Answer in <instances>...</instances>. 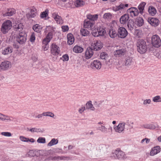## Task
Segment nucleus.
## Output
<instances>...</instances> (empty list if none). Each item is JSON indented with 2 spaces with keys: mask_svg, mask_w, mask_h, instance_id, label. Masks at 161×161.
Returning <instances> with one entry per match:
<instances>
[{
  "mask_svg": "<svg viewBox=\"0 0 161 161\" xmlns=\"http://www.w3.org/2000/svg\"><path fill=\"white\" fill-rule=\"evenodd\" d=\"M138 51L141 54L145 53L147 49L146 42L142 39L138 41L137 44Z\"/></svg>",
  "mask_w": 161,
  "mask_h": 161,
  "instance_id": "obj_1",
  "label": "nucleus"
},
{
  "mask_svg": "<svg viewBox=\"0 0 161 161\" xmlns=\"http://www.w3.org/2000/svg\"><path fill=\"white\" fill-rule=\"evenodd\" d=\"M111 157L115 159L121 160L125 158V154L124 152L117 149L112 152Z\"/></svg>",
  "mask_w": 161,
  "mask_h": 161,
  "instance_id": "obj_2",
  "label": "nucleus"
},
{
  "mask_svg": "<svg viewBox=\"0 0 161 161\" xmlns=\"http://www.w3.org/2000/svg\"><path fill=\"white\" fill-rule=\"evenodd\" d=\"M12 22L10 20H7L2 24L1 31L2 33L5 34L7 32L12 28Z\"/></svg>",
  "mask_w": 161,
  "mask_h": 161,
  "instance_id": "obj_3",
  "label": "nucleus"
},
{
  "mask_svg": "<svg viewBox=\"0 0 161 161\" xmlns=\"http://www.w3.org/2000/svg\"><path fill=\"white\" fill-rule=\"evenodd\" d=\"M151 42L153 46L155 47H158L161 45V40L159 36L157 35L152 36Z\"/></svg>",
  "mask_w": 161,
  "mask_h": 161,
  "instance_id": "obj_4",
  "label": "nucleus"
},
{
  "mask_svg": "<svg viewBox=\"0 0 161 161\" xmlns=\"http://www.w3.org/2000/svg\"><path fill=\"white\" fill-rule=\"evenodd\" d=\"M125 122H121L117 125H114L113 128L116 132L119 133H123L125 130Z\"/></svg>",
  "mask_w": 161,
  "mask_h": 161,
  "instance_id": "obj_5",
  "label": "nucleus"
},
{
  "mask_svg": "<svg viewBox=\"0 0 161 161\" xmlns=\"http://www.w3.org/2000/svg\"><path fill=\"white\" fill-rule=\"evenodd\" d=\"M51 54L53 56H57L60 53V49L55 43L52 44L50 47Z\"/></svg>",
  "mask_w": 161,
  "mask_h": 161,
  "instance_id": "obj_6",
  "label": "nucleus"
},
{
  "mask_svg": "<svg viewBox=\"0 0 161 161\" xmlns=\"http://www.w3.org/2000/svg\"><path fill=\"white\" fill-rule=\"evenodd\" d=\"M110 25L111 27H112V28H111L109 30V34L111 38H114L118 36V34L116 31L113 28L117 25V23L115 21L113 20L112 21Z\"/></svg>",
  "mask_w": 161,
  "mask_h": 161,
  "instance_id": "obj_7",
  "label": "nucleus"
},
{
  "mask_svg": "<svg viewBox=\"0 0 161 161\" xmlns=\"http://www.w3.org/2000/svg\"><path fill=\"white\" fill-rule=\"evenodd\" d=\"M11 66V63L8 61H4L0 64V71H5L8 70Z\"/></svg>",
  "mask_w": 161,
  "mask_h": 161,
  "instance_id": "obj_8",
  "label": "nucleus"
},
{
  "mask_svg": "<svg viewBox=\"0 0 161 161\" xmlns=\"http://www.w3.org/2000/svg\"><path fill=\"white\" fill-rule=\"evenodd\" d=\"M17 41L20 44H22L24 43L26 40V37L25 34L22 32H20L16 36Z\"/></svg>",
  "mask_w": 161,
  "mask_h": 161,
  "instance_id": "obj_9",
  "label": "nucleus"
},
{
  "mask_svg": "<svg viewBox=\"0 0 161 161\" xmlns=\"http://www.w3.org/2000/svg\"><path fill=\"white\" fill-rule=\"evenodd\" d=\"M118 34L119 37L124 38L128 35V32L126 29L123 27L119 28L118 30Z\"/></svg>",
  "mask_w": 161,
  "mask_h": 161,
  "instance_id": "obj_10",
  "label": "nucleus"
},
{
  "mask_svg": "<svg viewBox=\"0 0 161 161\" xmlns=\"http://www.w3.org/2000/svg\"><path fill=\"white\" fill-rule=\"evenodd\" d=\"M16 13L15 10L13 8H8L6 10L3 11V16H11L13 15Z\"/></svg>",
  "mask_w": 161,
  "mask_h": 161,
  "instance_id": "obj_11",
  "label": "nucleus"
},
{
  "mask_svg": "<svg viewBox=\"0 0 161 161\" xmlns=\"http://www.w3.org/2000/svg\"><path fill=\"white\" fill-rule=\"evenodd\" d=\"M52 17L57 24L62 25L64 23V21L62 18L57 13H53L52 14Z\"/></svg>",
  "mask_w": 161,
  "mask_h": 161,
  "instance_id": "obj_12",
  "label": "nucleus"
},
{
  "mask_svg": "<svg viewBox=\"0 0 161 161\" xmlns=\"http://www.w3.org/2000/svg\"><path fill=\"white\" fill-rule=\"evenodd\" d=\"M102 47L103 44L100 41L97 40L94 41L92 43L91 46L92 49L93 48L96 51L100 49Z\"/></svg>",
  "mask_w": 161,
  "mask_h": 161,
  "instance_id": "obj_13",
  "label": "nucleus"
},
{
  "mask_svg": "<svg viewBox=\"0 0 161 161\" xmlns=\"http://www.w3.org/2000/svg\"><path fill=\"white\" fill-rule=\"evenodd\" d=\"M37 15V10L34 7H32L30 9V12L28 13L26 15L27 18L28 19L34 18Z\"/></svg>",
  "mask_w": 161,
  "mask_h": 161,
  "instance_id": "obj_14",
  "label": "nucleus"
},
{
  "mask_svg": "<svg viewBox=\"0 0 161 161\" xmlns=\"http://www.w3.org/2000/svg\"><path fill=\"white\" fill-rule=\"evenodd\" d=\"M94 24V22H92L87 19H85L84 21V27L88 29H92Z\"/></svg>",
  "mask_w": 161,
  "mask_h": 161,
  "instance_id": "obj_15",
  "label": "nucleus"
},
{
  "mask_svg": "<svg viewBox=\"0 0 161 161\" xmlns=\"http://www.w3.org/2000/svg\"><path fill=\"white\" fill-rule=\"evenodd\" d=\"M12 118L11 116L0 113V120L2 121L8 122L12 121Z\"/></svg>",
  "mask_w": 161,
  "mask_h": 161,
  "instance_id": "obj_16",
  "label": "nucleus"
},
{
  "mask_svg": "<svg viewBox=\"0 0 161 161\" xmlns=\"http://www.w3.org/2000/svg\"><path fill=\"white\" fill-rule=\"evenodd\" d=\"M127 12L130 13L132 17L137 16L139 13V11L137 8L131 7L127 10Z\"/></svg>",
  "mask_w": 161,
  "mask_h": 161,
  "instance_id": "obj_17",
  "label": "nucleus"
},
{
  "mask_svg": "<svg viewBox=\"0 0 161 161\" xmlns=\"http://www.w3.org/2000/svg\"><path fill=\"white\" fill-rule=\"evenodd\" d=\"M91 67L94 69H99L101 67V63L98 60H94L91 64Z\"/></svg>",
  "mask_w": 161,
  "mask_h": 161,
  "instance_id": "obj_18",
  "label": "nucleus"
},
{
  "mask_svg": "<svg viewBox=\"0 0 161 161\" xmlns=\"http://www.w3.org/2000/svg\"><path fill=\"white\" fill-rule=\"evenodd\" d=\"M148 21L151 25L155 27L158 26L160 22L158 19L154 18H152L150 19H148Z\"/></svg>",
  "mask_w": 161,
  "mask_h": 161,
  "instance_id": "obj_19",
  "label": "nucleus"
},
{
  "mask_svg": "<svg viewBox=\"0 0 161 161\" xmlns=\"http://www.w3.org/2000/svg\"><path fill=\"white\" fill-rule=\"evenodd\" d=\"M129 19V15L127 14H125L120 17L119 22L122 24H125L128 22Z\"/></svg>",
  "mask_w": 161,
  "mask_h": 161,
  "instance_id": "obj_20",
  "label": "nucleus"
},
{
  "mask_svg": "<svg viewBox=\"0 0 161 161\" xmlns=\"http://www.w3.org/2000/svg\"><path fill=\"white\" fill-rule=\"evenodd\" d=\"M93 54V49L91 47H88L85 52V57L86 59L90 58Z\"/></svg>",
  "mask_w": 161,
  "mask_h": 161,
  "instance_id": "obj_21",
  "label": "nucleus"
},
{
  "mask_svg": "<svg viewBox=\"0 0 161 161\" xmlns=\"http://www.w3.org/2000/svg\"><path fill=\"white\" fill-rule=\"evenodd\" d=\"M160 151V148L159 146L154 147L152 148L150 151V155L151 156H153L159 153Z\"/></svg>",
  "mask_w": 161,
  "mask_h": 161,
  "instance_id": "obj_22",
  "label": "nucleus"
},
{
  "mask_svg": "<svg viewBox=\"0 0 161 161\" xmlns=\"http://www.w3.org/2000/svg\"><path fill=\"white\" fill-rule=\"evenodd\" d=\"M126 52V50L124 49H118L114 52V54L116 56H124Z\"/></svg>",
  "mask_w": 161,
  "mask_h": 161,
  "instance_id": "obj_23",
  "label": "nucleus"
},
{
  "mask_svg": "<svg viewBox=\"0 0 161 161\" xmlns=\"http://www.w3.org/2000/svg\"><path fill=\"white\" fill-rule=\"evenodd\" d=\"M86 17L88 19L95 23V21H97L98 19V15L97 14L92 15L89 14L86 15Z\"/></svg>",
  "mask_w": 161,
  "mask_h": 161,
  "instance_id": "obj_24",
  "label": "nucleus"
},
{
  "mask_svg": "<svg viewBox=\"0 0 161 161\" xmlns=\"http://www.w3.org/2000/svg\"><path fill=\"white\" fill-rule=\"evenodd\" d=\"M54 32L55 28L51 26H47L45 29V32L48 33L47 34H50L52 36H53V33Z\"/></svg>",
  "mask_w": 161,
  "mask_h": 161,
  "instance_id": "obj_25",
  "label": "nucleus"
},
{
  "mask_svg": "<svg viewBox=\"0 0 161 161\" xmlns=\"http://www.w3.org/2000/svg\"><path fill=\"white\" fill-rule=\"evenodd\" d=\"M129 5L127 3H121L119 6H116L115 9L114 10L117 11L122 9H125L128 7Z\"/></svg>",
  "mask_w": 161,
  "mask_h": 161,
  "instance_id": "obj_26",
  "label": "nucleus"
},
{
  "mask_svg": "<svg viewBox=\"0 0 161 161\" xmlns=\"http://www.w3.org/2000/svg\"><path fill=\"white\" fill-rule=\"evenodd\" d=\"M75 39L73 35L71 33L67 35V43L69 45L72 44L74 42Z\"/></svg>",
  "mask_w": 161,
  "mask_h": 161,
  "instance_id": "obj_27",
  "label": "nucleus"
},
{
  "mask_svg": "<svg viewBox=\"0 0 161 161\" xmlns=\"http://www.w3.org/2000/svg\"><path fill=\"white\" fill-rule=\"evenodd\" d=\"M53 38V36L50 35V34H47L45 38H44L42 40V43L45 45H47L50 41Z\"/></svg>",
  "mask_w": 161,
  "mask_h": 161,
  "instance_id": "obj_28",
  "label": "nucleus"
},
{
  "mask_svg": "<svg viewBox=\"0 0 161 161\" xmlns=\"http://www.w3.org/2000/svg\"><path fill=\"white\" fill-rule=\"evenodd\" d=\"M135 24L138 26H141L144 24V20L142 17H138L135 20Z\"/></svg>",
  "mask_w": 161,
  "mask_h": 161,
  "instance_id": "obj_29",
  "label": "nucleus"
},
{
  "mask_svg": "<svg viewBox=\"0 0 161 161\" xmlns=\"http://www.w3.org/2000/svg\"><path fill=\"white\" fill-rule=\"evenodd\" d=\"M86 109H90L92 111H94L95 109V107L92 103L91 101H88L86 103Z\"/></svg>",
  "mask_w": 161,
  "mask_h": 161,
  "instance_id": "obj_30",
  "label": "nucleus"
},
{
  "mask_svg": "<svg viewBox=\"0 0 161 161\" xmlns=\"http://www.w3.org/2000/svg\"><path fill=\"white\" fill-rule=\"evenodd\" d=\"M142 127L144 128L150 130H154L156 128L155 125L151 124H143L142 125Z\"/></svg>",
  "mask_w": 161,
  "mask_h": 161,
  "instance_id": "obj_31",
  "label": "nucleus"
},
{
  "mask_svg": "<svg viewBox=\"0 0 161 161\" xmlns=\"http://www.w3.org/2000/svg\"><path fill=\"white\" fill-rule=\"evenodd\" d=\"M134 61L132 60V58L131 57H127L125 61V65L127 67H129L130 65L133 64Z\"/></svg>",
  "mask_w": 161,
  "mask_h": 161,
  "instance_id": "obj_32",
  "label": "nucleus"
},
{
  "mask_svg": "<svg viewBox=\"0 0 161 161\" xmlns=\"http://www.w3.org/2000/svg\"><path fill=\"white\" fill-rule=\"evenodd\" d=\"M12 52V48L11 47H8L4 48L2 51V53L4 55L10 54Z\"/></svg>",
  "mask_w": 161,
  "mask_h": 161,
  "instance_id": "obj_33",
  "label": "nucleus"
},
{
  "mask_svg": "<svg viewBox=\"0 0 161 161\" xmlns=\"http://www.w3.org/2000/svg\"><path fill=\"white\" fill-rule=\"evenodd\" d=\"M148 12L151 15L154 16L156 14L157 11L155 8L152 6H150L148 8Z\"/></svg>",
  "mask_w": 161,
  "mask_h": 161,
  "instance_id": "obj_34",
  "label": "nucleus"
},
{
  "mask_svg": "<svg viewBox=\"0 0 161 161\" xmlns=\"http://www.w3.org/2000/svg\"><path fill=\"white\" fill-rule=\"evenodd\" d=\"M32 28L35 31L39 33L41 32L42 27L41 25L37 24L33 25Z\"/></svg>",
  "mask_w": 161,
  "mask_h": 161,
  "instance_id": "obj_35",
  "label": "nucleus"
},
{
  "mask_svg": "<svg viewBox=\"0 0 161 161\" xmlns=\"http://www.w3.org/2000/svg\"><path fill=\"white\" fill-rule=\"evenodd\" d=\"M44 116L50 117L54 119H55L56 116L53 113L50 111H47L43 112Z\"/></svg>",
  "mask_w": 161,
  "mask_h": 161,
  "instance_id": "obj_36",
  "label": "nucleus"
},
{
  "mask_svg": "<svg viewBox=\"0 0 161 161\" xmlns=\"http://www.w3.org/2000/svg\"><path fill=\"white\" fill-rule=\"evenodd\" d=\"M113 17V14L110 13H105L103 15V18L108 20L111 19Z\"/></svg>",
  "mask_w": 161,
  "mask_h": 161,
  "instance_id": "obj_37",
  "label": "nucleus"
},
{
  "mask_svg": "<svg viewBox=\"0 0 161 161\" xmlns=\"http://www.w3.org/2000/svg\"><path fill=\"white\" fill-rule=\"evenodd\" d=\"M58 140L55 138L52 139L51 141L48 143L47 144V146L51 147L53 145L58 144Z\"/></svg>",
  "mask_w": 161,
  "mask_h": 161,
  "instance_id": "obj_38",
  "label": "nucleus"
},
{
  "mask_svg": "<svg viewBox=\"0 0 161 161\" xmlns=\"http://www.w3.org/2000/svg\"><path fill=\"white\" fill-rule=\"evenodd\" d=\"M146 3L144 2H142L138 6V8L139 10V12L142 14L143 12V11L144 10V7L146 5Z\"/></svg>",
  "mask_w": 161,
  "mask_h": 161,
  "instance_id": "obj_39",
  "label": "nucleus"
},
{
  "mask_svg": "<svg viewBox=\"0 0 161 161\" xmlns=\"http://www.w3.org/2000/svg\"><path fill=\"white\" fill-rule=\"evenodd\" d=\"M134 35L136 38L141 37L142 35V31L136 29L134 31Z\"/></svg>",
  "mask_w": 161,
  "mask_h": 161,
  "instance_id": "obj_40",
  "label": "nucleus"
},
{
  "mask_svg": "<svg viewBox=\"0 0 161 161\" xmlns=\"http://www.w3.org/2000/svg\"><path fill=\"white\" fill-rule=\"evenodd\" d=\"M99 36H104L106 33V31L104 29L101 27L98 28Z\"/></svg>",
  "mask_w": 161,
  "mask_h": 161,
  "instance_id": "obj_41",
  "label": "nucleus"
},
{
  "mask_svg": "<svg viewBox=\"0 0 161 161\" xmlns=\"http://www.w3.org/2000/svg\"><path fill=\"white\" fill-rule=\"evenodd\" d=\"M36 153H37V152L36 151L33 150H31L27 153L26 155L27 157H32L36 155Z\"/></svg>",
  "mask_w": 161,
  "mask_h": 161,
  "instance_id": "obj_42",
  "label": "nucleus"
},
{
  "mask_svg": "<svg viewBox=\"0 0 161 161\" xmlns=\"http://www.w3.org/2000/svg\"><path fill=\"white\" fill-rule=\"evenodd\" d=\"M98 129L99 130L103 133H107V129L104 125H101L100 126L98 127Z\"/></svg>",
  "mask_w": 161,
  "mask_h": 161,
  "instance_id": "obj_43",
  "label": "nucleus"
},
{
  "mask_svg": "<svg viewBox=\"0 0 161 161\" xmlns=\"http://www.w3.org/2000/svg\"><path fill=\"white\" fill-rule=\"evenodd\" d=\"M28 130L31 131V132L34 133L35 132H42V130L41 129L39 128H37L34 127L30 129H27Z\"/></svg>",
  "mask_w": 161,
  "mask_h": 161,
  "instance_id": "obj_44",
  "label": "nucleus"
},
{
  "mask_svg": "<svg viewBox=\"0 0 161 161\" xmlns=\"http://www.w3.org/2000/svg\"><path fill=\"white\" fill-rule=\"evenodd\" d=\"M127 26L128 29L132 31L133 30L134 26V24L132 20H129L128 22Z\"/></svg>",
  "mask_w": 161,
  "mask_h": 161,
  "instance_id": "obj_45",
  "label": "nucleus"
},
{
  "mask_svg": "<svg viewBox=\"0 0 161 161\" xmlns=\"http://www.w3.org/2000/svg\"><path fill=\"white\" fill-rule=\"evenodd\" d=\"M14 28L16 31H18L19 32H20L23 30V26L22 24L20 23L18 25H15Z\"/></svg>",
  "mask_w": 161,
  "mask_h": 161,
  "instance_id": "obj_46",
  "label": "nucleus"
},
{
  "mask_svg": "<svg viewBox=\"0 0 161 161\" xmlns=\"http://www.w3.org/2000/svg\"><path fill=\"white\" fill-rule=\"evenodd\" d=\"M100 58L103 60H107L108 58V56L106 53L103 52L100 54Z\"/></svg>",
  "mask_w": 161,
  "mask_h": 161,
  "instance_id": "obj_47",
  "label": "nucleus"
},
{
  "mask_svg": "<svg viewBox=\"0 0 161 161\" xmlns=\"http://www.w3.org/2000/svg\"><path fill=\"white\" fill-rule=\"evenodd\" d=\"M153 101L155 103L161 102V97L159 95L156 96L153 98Z\"/></svg>",
  "mask_w": 161,
  "mask_h": 161,
  "instance_id": "obj_48",
  "label": "nucleus"
},
{
  "mask_svg": "<svg viewBox=\"0 0 161 161\" xmlns=\"http://www.w3.org/2000/svg\"><path fill=\"white\" fill-rule=\"evenodd\" d=\"M48 10L47 9H46V10L42 12L41 15L40 17L42 18H44L46 17L48 15Z\"/></svg>",
  "mask_w": 161,
  "mask_h": 161,
  "instance_id": "obj_49",
  "label": "nucleus"
},
{
  "mask_svg": "<svg viewBox=\"0 0 161 161\" xmlns=\"http://www.w3.org/2000/svg\"><path fill=\"white\" fill-rule=\"evenodd\" d=\"M37 142L39 143H45L46 142V139L44 137H39L37 139Z\"/></svg>",
  "mask_w": 161,
  "mask_h": 161,
  "instance_id": "obj_50",
  "label": "nucleus"
},
{
  "mask_svg": "<svg viewBox=\"0 0 161 161\" xmlns=\"http://www.w3.org/2000/svg\"><path fill=\"white\" fill-rule=\"evenodd\" d=\"M151 100L150 99H145L143 101V105L145 106H147L151 103Z\"/></svg>",
  "mask_w": 161,
  "mask_h": 161,
  "instance_id": "obj_51",
  "label": "nucleus"
},
{
  "mask_svg": "<svg viewBox=\"0 0 161 161\" xmlns=\"http://www.w3.org/2000/svg\"><path fill=\"white\" fill-rule=\"evenodd\" d=\"M73 51L76 53H80V47L77 45L75 46L73 48Z\"/></svg>",
  "mask_w": 161,
  "mask_h": 161,
  "instance_id": "obj_52",
  "label": "nucleus"
},
{
  "mask_svg": "<svg viewBox=\"0 0 161 161\" xmlns=\"http://www.w3.org/2000/svg\"><path fill=\"white\" fill-rule=\"evenodd\" d=\"M1 134L5 137H9L12 136L11 133L8 132H3L1 133Z\"/></svg>",
  "mask_w": 161,
  "mask_h": 161,
  "instance_id": "obj_53",
  "label": "nucleus"
},
{
  "mask_svg": "<svg viewBox=\"0 0 161 161\" xmlns=\"http://www.w3.org/2000/svg\"><path fill=\"white\" fill-rule=\"evenodd\" d=\"M89 34V32L86 29H81V35L83 36H86Z\"/></svg>",
  "mask_w": 161,
  "mask_h": 161,
  "instance_id": "obj_54",
  "label": "nucleus"
},
{
  "mask_svg": "<svg viewBox=\"0 0 161 161\" xmlns=\"http://www.w3.org/2000/svg\"><path fill=\"white\" fill-rule=\"evenodd\" d=\"M92 34L95 37H97L99 36L98 28L97 29H93L92 32Z\"/></svg>",
  "mask_w": 161,
  "mask_h": 161,
  "instance_id": "obj_55",
  "label": "nucleus"
},
{
  "mask_svg": "<svg viewBox=\"0 0 161 161\" xmlns=\"http://www.w3.org/2000/svg\"><path fill=\"white\" fill-rule=\"evenodd\" d=\"M35 34L34 33H32L30 36V40L31 42H34L35 40Z\"/></svg>",
  "mask_w": 161,
  "mask_h": 161,
  "instance_id": "obj_56",
  "label": "nucleus"
},
{
  "mask_svg": "<svg viewBox=\"0 0 161 161\" xmlns=\"http://www.w3.org/2000/svg\"><path fill=\"white\" fill-rule=\"evenodd\" d=\"M19 138L22 142H27L28 138L25 137L23 136H20L19 137Z\"/></svg>",
  "mask_w": 161,
  "mask_h": 161,
  "instance_id": "obj_57",
  "label": "nucleus"
},
{
  "mask_svg": "<svg viewBox=\"0 0 161 161\" xmlns=\"http://www.w3.org/2000/svg\"><path fill=\"white\" fill-rule=\"evenodd\" d=\"M63 61H67L69 59V56L68 54H65L62 56Z\"/></svg>",
  "mask_w": 161,
  "mask_h": 161,
  "instance_id": "obj_58",
  "label": "nucleus"
},
{
  "mask_svg": "<svg viewBox=\"0 0 161 161\" xmlns=\"http://www.w3.org/2000/svg\"><path fill=\"white\" fill-rule=\"evenodd\" d=\"M65 157H59V156H55L54 157H53L52 158H51V159L54 160H58L59 159H64V158H65Z\"/></svg>",
  "mask_w": 161,
  "mask_h": 161,
  "instance_id": "obj_59",
  "label": "nucleus"
},
{
  "mask_svg": "<svg viewBox=\"0 0 161 161\" xmlns=\"http://www.w3.org/2000/svg\"><path fill=\"white\" fill-rule=\"evenodd\" d=\"M74 4L76 7H80V0H77L74 2Z\"/></svg>",
  "mask_w": 161,
  "mask_h": 161,
  "instance_id": "obj_60",
  "label": "nucleus"
},
{
  "mask_svg": "<svg viewBox=\"0 0 161 161\" xmlns=\"http://www.w3.org/2000/svg\"><path fill=\"white\" fill-rule=\"evenodd\" d=\"M62 31L63 32H66L68 31L69 28L68 26L65 25L62 27Z\"/></svg>",
  "mask_w": 161,
  "mask_h": 161,
  "instance_id": "obj_61",
  "label": "nucleus"
},
{
  "mask_svg": "<svg viewBox=\"0 0 161 161\" xmlns=\"http://www.w3.org/2000/svg\"><path fill=\"white\" fill-rule=\"evenodd\" d=\"M43 116H44V114L43 112L42 114H39L36 116H35V118L40 119Z\"/></svg>",
  "mask_w": 161,
  "mask_h": 161,
  "instance_id": "obj_62",
  "label": "nucleus"
},
{
  "mask_svg": "<svg viewBox=\"0 0 161 161\" xmlns=\"http://www.w3.org/2000/svg\"><path fill=\"white\" fill-rule=\"evenodd\" d=\"M156 56L158 58L161 59V51L157 53L156 54Z\"/></svg>",
  "mask_w": 161,
  "mask_h": 161,
  "instance_id": "obj_63",
  "label": "nucleus"
},
{
  "mask_svg": "<svg viewBox=\"0 0 161 161\" xmlns=\"http://www.w3.org/2000/svg\"><path fill=\"white\" fill-rule=\"evenodd\" d=\"M35 142V140L33 138H31L30 139L29 138L28 139L27 142H30L31 143H34Z\"/></svg>",
  "mask_w": 161,
  "mask_h": 161,
  "instance_id": "obj_64",
  "label": "nucleus"
}]
</instances>
